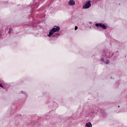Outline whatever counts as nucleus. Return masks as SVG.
Returning a JSON list of instances; mask_svg holds the SVG:
<instances>
[{
  "label": "nucleus",
  "mask_w": 127,
  "mask_h": 127,
  "mask_svg": "<svg viewBox=\"0 0 127 127\" xmlns=\"http://www.w3.org/2000/svg\"><path fill=\"white\" fill-rule=\"evenodd\" d=\"M60 30V27L55 26L53 28L52 30H50L48 36L49 37H51L53 34H54V32H57Z\"/></svg>",
  "instance_id": "nucleus-1"
},
{
  "label": "nucleus",
  "mask_w": 127,
  "mask_h": 127,
  "mask_svg": "<svg viewBox=\"0 0 127 127\" xmlns=\"http://www.w3.org/2000/svg\"><path fill=\"white\" fill-rule=\"evenodd\" d=\"M95 26L101 27V28H103V29H107V26L102 23H97L95 24Z\"/></svg>",
  "instance_id": "nucleus-2"
},
{
  "label": "nucleus",
  "mask_w": 127,
  "mask_h": 127,
  "mask_svg": "<svg viewBox=\"0 0 127 127\" xmlns=\"http://www.w3.org/2000/svg\"><path fill=\"white\" fill-rule=\"evenodd\" d=\"M90 6H91V1H89L83 6V8H89V7H90Z\"/></svg>",
  "instance_id": "nucleus-3"
},
{
  "label": "nucleus",
  "mask_w": 127,
  "mask_h": 127,
  "mask_svg": "<svg viewBox=\"0 0 127 127\" xmlns=\"http://www.w3.org/2000/svg\"><path fill=\"white\" fill-rule=\"evenodd\" d=\"M69 5H75V1L73 0H70L68 1Z\"/></svg>",
  "instance_id": "nucleus-4"
},
{
  "label": "nucleus",
  "mask_w": 127,
  "mask_h": 127,
  "mask_svg": "<svg viewBox=\"0 0 127 127\" xmlns=\"http://www.w3.org/2000/svg\"><path fill=\"white\" fill-rule=\"evenodd\" d=\"M85 127H92V124L91 122H88L86 124Z\"/></svg>",
  "instance_id": "nucleus-5"
},
{
  "label": "nucleus",
  "mask_w": 127,
  "mask_h": 127,
  "mask_svg": "<svg viewBox=\"0 0 127 127\" xmlns=\"http://www.w3.org/2000/svg\"><path fill=\"white\" fill-rule=\"evenodd\" d=\"M59 35H60V33H57L54 34V36H59Z\"/></svg>",
  "instance_id": "nucleus-6"
},
{
  "label": "nucleus",
  "mask_w": 127,
  "mask_h": 127,
  "mask_svg": "<svg viewBox=\"0 0 127 127\" xmlns=\"http://www.w3.org/2000/svg\"><path fill=\"white\" fill-rule=\"evenodd\" d=\"M74 29H75V30H77L78 29V27L75 26Z\"/></svg>",
  "instance_id": "nucleus-7"
},
{
  "label": "nucleus",
  "mask_w": 127,
  "mask_h": 127,
  "mask_svg": "<svg viewBox=\"0 0 127 127\" xmlns=\"http://www.w3.org/2000/svg\"><path fill=\"white\" fill-rule=\"evenodd\" d=\"M109 63H110V61H106V64H109Z\"/></svg>",
  "instance_id": "nucleus-8"
},
{
  "label": "nucleus",
  "mask_w": 127,
  "mask_h": 127,
  "mask_svg": "<svg viewBox=\"0 0 127 127\" xmlns=\"http://www.w3.org/2000/svg\"><path fill=\"white\" fill-rule=\"evenodd\" d=\"M0 87H1V88L3 87V86H2V85L1 84V83H0Z\"/></svg>",
  "instance_id": "nucleus-9"
},
{
  "label": "nucleus",
  "mask_w": 127,
  "mask_h": 127,
  "mask_svg": "<svg viewBox=\"0 0 127 127\" xmlns=\"http://www.w3.org/2000/svg\"><path fill=\"white\" fill-rule=\"evenodd\" d=\"M101 61H104V59H102Z\"/></svg>",
  "instance_id": "nucleus-10"
},
{
  "label": "nucleus",
  "mask_w": 127,
  "mask_h": 127,
  "mask_svg": "<svg viewBox=\"0 0 127 127\" xmlns=\"http://www.w3.org/2000/svg\"><path fill=\"white\" fill-rule=\"evenodd\" d=\"M10 33V31H9V33Z\"/></svg>",
  "instance_id": "nucleus-11"
},
{
  "label": "nucleus",
  "mask_w": 127,
  "mask_h": 127,
  "mask_svg": "<svg viewBox=\"0 0 127 127\" xmlns=\"http://www.w3.org/2000/svg\"><path fill=\"white\" fill-rule=\"evenodd\" d=\"M118 108H120V106H118Z\"/></svg>",
  "instance_id": "nucleus-12"
}]
</instances>
